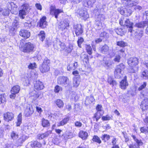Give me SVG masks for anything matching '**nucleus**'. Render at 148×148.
Segmentation results:
<instances>
[{
    "label": "nucleus",
    "mask_w": 148,
    "mask_h": 148,
    "mask_svg": "<svg viewBox=\"0 0 148 148\" xmlns=\"http://www.w3.org/2000/svg\"><path fill=\"white\" fill-rule=\"evenodd\" d=\"M133 23L131 22L129 19H126L125 21V23L123 24L124 26H126L128 28V31L131 33L132 35L134 32H135L134 39L137 41L140 40L142 37L143 36V30H137L136 31L133 29Z\"/></svg>",
    "instance_id": "obj_1"
},
{
    "label": "nucleus",
    "mask_w": 148,
    "mask_h": 148,
    "mask_svg": "<svg viewBox=\"0 0 148 148\" xmlns=\"http://www.w3.org/2000/svg\"><path fill=\"white\" fill-rule=\"evenodd\" d=\"M50 60L47 58L44 59L42 65L40 67V70L42 73L47 72L50 69Z\"/></svg>",
    "instance_id": "obj_2"
},
{
    "label": "nucleus",
    "mask_w": 148,
    "mask_h": 148,
    "mask_svg": "<svg viewBox=\"0 0 148 148\" xmlns=\"http://www.w3.org/2000/svg\"><path fill=\"white\" fill-rule=\"evenodd\" d=\"M34 45L32 43L28 42L24 43L22 47L23 51L24 52L29 53L34 51Z\"/></svg>",
    "instance_id": "obj_3"
},
{
    "label": "nucleus",
    "mask_w": 148,
    "mask_h": 148,
    "mask_svg": "<svg viewBox=\"0 0 148 148\" xmlns=\"http://www.w3.org/2000/svg\"><path fill=\"white\" fill-rule=\"evenodd\" d=\"M125 68V66L121 63L118 65L114 71V75L115 78H119L121 75V71Z\"/></svg>",
    "instance_id": "obj_4"
},
{
    "label": "nucleus",
    "mask_w": 148,
    "mask_h": 148,
    "mask_svg": "<svg viewBox=\"0 0 148 148\" xmlns=\"http://www.w3.org/2000/svg\"><path fill=\"white\" fill-rule=\"evenodd\" d=\"M77 13L81 18L86 20L89 17V15L85 8H80L77 10Z\"/></svg>",
    "instance_id": "obj_5"
},
{
    "label": "nucleus",
    "mask_w": 148,
    "mask_h": 148,
    "mask_svg": "<svg viewBox=\"0 0 148 148\" xmlns=\"http://www.w3.org/2000/svg\"><path fill=\"white\" fill-rule=\"evenodd\" d=\"M69 79L68 77L66 76H61L57 78V83L62 86H65L69 83Z\"/></svg>",
    "instance_id": "obj_6"
},
{
    "label": "nucleus",
    "mask_w": 148,
    "mask_h": 148,
    "mask_svg": "<svg viewBox=\"0 0 148 148\" xmlns=\"http://www.w3.org/2000/svg\"><path fill=\"white\" fill-rule=\"evenodd\" d=\"M69 21L68 18L64 19L63 21L60 22L59 24L58 28L61 30L67 29L69 26Z\"/></svg>",
    "instance_id": "obj_7"
},
{
    "label": "nucleus",
    "mask_w": 148,
    "mask_h": 148,
    "mask_svg": "<svg viewBox=\"0 0 148 148\" xmlns=\"http://www.w3.org/2000/svg\"><path fill=\"white\" fill-rule=\"evenodd\" d=\"M63 12L62 10L59 9H55V7L51 6V7L50 13L51 15L55 16L56 18H58L59 14Z\"/></svg>",
    "instance_id": "obj_8"
},
{
    "label": "nucleus",
    "mask_w": 148,
    "mask_h": 148,
    "mask_svg": "<svg viewBox=\"0 0 148 148\" xmlns=\"http://www.w3.org/2000/svg\"><path fill=\"white\" fill-rule=\"evenodd\" d=\"M139 62V59L136 57H132L128 59L127 63L129 65L132 67L137 65Z\"/></svg>",
    "instance_id": "obj_9"
},
{
    "label": "nucleus",
    "mask_w": 148,
    "mask_h": 148,
    "mask_svg": "<svg viewBox=\"0 0 148 148\" xmlns=\"http://www.w3.org/2000/svg\"><path fill=\"white\" fill-rule=\"evenodd\" d=\"M74 31L77 36L81 35L83 32V29L81 25L77 24L74 26Z\"/></svg>",
    "instance_id": "obj_10"
},
{
    "label": "nucleus",
    "mask_w": 148,
    "mask_h": 148,
    "mask_svg": "<svg viewBox=\"0 0 148 148\" xmlns=\"http://www.w3.org/2000/svg\"><path fill=\"white\" fill-rule=\"evenodd\" d=\"M23 9L19 11V16L21 19H24L26 15V10L28 8V5L27 4H24L22 5Z\"/></svg>",
    "instance_id": "obj_11"
},
{
    "label": "nucleus",
    "mask_w": 148,
    "mask_h": 148,
    "mask_svg": "<svg viewBox=\"0 0 148 148\" xmlns=\"http://www.w3.org/2000/svg\"><path fill=\"white\" fill-rule=\"evenodd\" d=\"M34 110L32 106L29 105L25 109L24 114L26 117H28L31 116Z\"/></svg>",
    "instance_id": "obj_12"
},
{
    "label": "nucleus",
    "mask_w": 148,
    "mask_h": 148,
    "mask_svg": "<svg viewBox=\"0 0 148 148\" xmlns=\"http://www.w3.org/2000/svg\"><path fill=\"white\" fill-rule=\"evenodd\" d=\"M119 11L121 14L127 16H130L132 13V10L129 9H120Z\"/></svg>",
    "instance_id": "obj_13"
},
{
    "label": "nucleus",
    "mask_w": 148,
    "mask_h": 148,
    "mask_svg": "<svg viewBox=\"0 0 148 148\" xmlns=\"http://www.w3.org/2000/svg\"><path fill=\"white\" fill-rule=\"evenodd\" d=\"M19 34L25 39L29 38L30 35V32L25 29H21L19 32Z\"/></svg>",
    "instance_id": "obj_14"
},
{
    "label": "nucleus",
    "mask_w": 148,
    "mask_h": 148,
    "mask_svg": "<svg viewBox=\"0 0 148 148\" xmlns=\"http://www.w3.org/2000/svg\"><path fill=\"white\" fill-rule=\"evenodd\" d=\"M74 135L72 132L69 131H66L62 134V139L66 141L68 139L71 138Z\"/></svg>",
    "instance_id": "obj_15"
},
{
    "label": "nucleus",
    "mask_w": 148,
    "mask_h": 148,
    "mask_svg": "<svg viewBox=\"0 0 148 148\" xmlns=\"http://www.w3.org/2000/svg\"><path fill=\"white\" fill-rule=\"evenodd\" d=\"M3 117L5 121L9 122L13 119L14 115L12 112H8L4 114Z\"/></svg>",
    "instance_id": "obj_16"
},
{
    "label": "nucleus",
    "mask_w": 148,
    "mask_h": 148,
    "mask_svg": "<svg viewBox=\"0 0 148 148\" xmlns=\"http://www.w3.org/2000/svg\"><path fill=\"white\" fill-rule=\"evenodd\" d=\"M34 87L35 89L38 90H40L43 88L44 86L42 82L39 80H37L34 83Z\"/></svg>",
    "instance_id": "obj_17"
},
{
    "label": "nucleus",
    "mask_w": 148,
    "mask_h": 148,
    "mask_svg": "<svg viewBox=\"0 0 148 148\" xmlns=\"http://www.w3.org/2000/svg\"><path fill=\"white\" fill-rule=\"evenodd\" d=\"M46 18L45 16H43L40 20L38 22L39 26L42 28L45 27L47 25V23L46 21Z\"/></svg>",
    "instance_id": "obj_18"
},
{
    "label": "nucleus",
    "mask_w": 148,
    "mask_h": 148,
    "mask_svg": "<svg viewBox=\"0 0 148 148\" xmlns=\"http://www.w3.org/2000/svg\"><path fill=\"white\" fill-rule=\"evenodd\" d=\"M141 103L140 108L143 110H145L148 108V98H145Z\"/></svg>",
    "instance_id": "obj_19"
},
{
    "label": "nucleus",
    "mask_w": 148,
    "mask_h": 148,
    "mask_svg": "<svg viewBox=\"0 0 148 148\" xmlns=\"http://www.w3.org/2000/svg\"><path fill=\"white\" fill-rule=\"evenodd\" d=\"M148 25V22L146 21H141L135 24L134 26L138 28L143 29L144 27Z\"/></svg>",
    "instance_id": "obj_20"
},
{
    "label": "nucleus",
    "mask_w": 148,
    "mask_h": 148,
    "mask_svg": "<svg viewBox=\"0 0 148 148\" xmlns=\"http://www.w3.org/2000/svg\"><path fill=\"white\" fill-rule=\"evenodd\" d=\"M95 2V0H84L83 4L86 7H91Z\"/></svg>",
    "instance_id": "obj_21"
},
{
    "label": "nucleus",
    "mask_w": 148,
    "mask_h": 148,
    "mask_svg": "<svg viewBox=\"0 0 148 148\" xmlns=\"http://www.w3.org/2000/svg\"><path fill=\"white\" fill-rule=\"evenodd\" d=\"M79 60L82 61L84 63L87 64L88 62V55L84 53H82L80 55Z\"/></svg>",
    "instance_id": "obj_22"
},
{
    "label": "nucleus",
    "mask_w": 148,
    "mask_h": 148,
    "mask_svg": "<svg viewBox=\"0 0 148 148\" xmlns=\"http://www.w3.org/2000/svg\"><path fill=\"white\" fill-rule=\"evenodd\" d=\"M51 131H48L44 133L38 134L37 136V138L39 139H42L45 137H48L51 133Z\"/></svg>",
    "instance_id": "obj_23"
},
{
    "label": "nucleus",
    "mask_w": 148,
    "mask_h": 148,
    "mask_svg": "<svg viewBox=\"0 0 148 148\" xmlns=\"http://www.w3.org/2000/svg\"><path fill=\"white\" fill-rule=\"evenodd\" d=\"M100 52L103 54H107L109 50V47L106 44L104 45L102 47L100 48Z\"/></svg>",
    "instance_id": "obj_24"
},
{
    "label": "nucleus",
    "mask_w": 148,
    "mask_h": 148,
    "mask_svg": "<svg viewBox=\"0 0 148 148\" xmlns=\"http://www.w3.org/2000/svg\"><path fill=\"white\" fill-rule=\"evenodd\" d=\"M27 136L23 135L21 136L17 140L16 144L18 146H21L23 143L27 139Z\"/></svg>",
    "instance_id": "obj_25"
},
{
    "label": "nucleus",
    "mask_w": 148,
    "mask_h": 148,
    "mask_svg": "<svg viewBox=\"0 0 148 148\" xmlns=\"http://www.w3.org/2000/svg\"><path fill=\"white\" fill-rule=\"evenodd\" d=\"M128 85L126 79L125 77L120 82V86L121 88L125 89Z\"/></svg>",
    "instance_id": "obj_26"
},
{
    "label": "nucleus",
    "mask_w": 148,
    "mask_h": 148,
    "mask_svg": "<svg viewBox=\"0 0 148 148\" xmlns=\"http://www.w3.org/2000/svg\"><path fill=\"white\" fill-rule=\"evenodd\" d=\"M103 112H97L94 114V116L92 117V118L94 121L97 122L103 114Z\"/></svg>",
    "instance_id": "obj_27"
},
{
    "label": "nucleus",
    "mask_w": 148,
    "mask_h": 148,
    "mask_svg": "<svg viewBox=\"0 0 148 148\" xmlns=\"http://www.w3.org/2000/svg\"><path fill=\"white\" fill-rule=\"evenodd\" d=\"M95 100L93 96L92 95H90L89 96L87 97L85 101V104L87 106L91 104L93 101Z\"/></svg>",
    "instance_id": "obj_28"
},
{
    "label": "nucleus",
    "mask_w": 148,
    "mask_h": 148,
    "mask_svg": "<svg viewBox=\"0 0 148 148\" xmlns=\"http://www.w3.org/2000/svg\"><path fill=\"white\" fill-rule=\"evenodd\" d=\"M69 120V117L66 116L58 124V126H63L65 125L67 123Z\"/></svg>",
    "instance_id": "obj_29"
},
{
    "label": "nucleus",
    "mask_w": 148,
    "mask_h": 148,
    "mask_svg": "<svg viewBox=\"0 0 148 148\" xmlns=\"http://www.w3.org/2000/svg\"><path fill=\"white\" fill-rule=\"evenodd\" d=\"M88 136V134L86 132L81 131L79 134V137L81 138L83 140H86Z\"/></svg>",
    "instance_id": "obj_30"
},
{
    "label": "nucleus",
    "mask_w": 148,
    "mask_h": 148,
    "mask_svg": "<svg viewBox=\"0 0 148 148\" xmlns=\"http://www.w3.org/2000/svg\"><path fill=\"white\" fill-rule=\"evenodd\" d=\"M20 89V87L18 85H16L12 88L11 89V92L16 94L19 92Z\"/></svg>",
    "instance_id": "obj_31"
},
{
    "label": "nucleus",
    "mask_w": 148,
    "mask_h": 148,
    "mask_svg": "<svg viewBox=\"0 0 148 148\" xmlns=\"http://www.w3.org/2000/svg\"><path fill=\"white\" fill-rule=\"evenodd\" d=\"M134 1L135 0H130L126 2L125 4L126 6L128 7H131L135 5L136 3Z\"/></svg>",
    "instance_id": "obj_32"
},
{
    "label": "nucleus",
    "mask_w": 148,
    "mask_h": 148,
    "mask_svg": "<svg viewBox=\"0 0 148 148\" xmlns=\"http://www.w3.org/2000/svg\"><path fill=\"white\" fill-rule=\"evenodd\" d=\"M55 103L57 106L60 108H62L64 106V103L60 99H58L55 101Z\"/></svg>",
    "instance_id": "obj_33"
},
{
    "label": "nucleus",
    "mask_w": 148,
    "mask_h": 148,
    "mask_svg": "<svg viewBox=\"0 0 148 148\" xmlns=\"http://www.w3.org/2000/svg\"><path fill=\"white\" fill-rule=\"evenodd\" d=\"M31 146L32 147H40L41 146V144L37 141H34L31 142Z\"/></svg>",
    "instance_id": "obj_34"
},
{
    "label": "nucleus",
    "mask_w": 148,
    "mask_h": 148,
    "mask_svg": "<svg viewBox=\"0 0 148 148\" xmlns=\"http://www.w3.org/2000/svg\"><path fill=\"white\" fill-rule=\"evenodd\" d=\"M42 125L44 127H46L50 125V123L49 121L43 118L42 120Z\"/></svg>",
    "instance_id": "obj_35"
},
{
    "label": "nucleus",
    "mask_w": 148,
    "mask_h": 148,
    "mask_svg": "<svg viewBox=\"0 0 148 148\" xmlns=\"http://www.w3.org/2000/svg\"><path fill=\"white\" fill-rule=\"evenodd\" d=\"M101 38H104L105 39L108 38L109 37V34L105 31L101 32L99 35Z\"/></svg>",
    "instance_id": "obj_36"
},
{
    "label": "nucleus",
    "mask_w": 148,
    "mask_h": 148,
    "mask_svg": "<svg viewBox=\"0 0 148 148\" xmlns=\"http://www.w3.org/2000/svg\"><path fill=\"white\" fill-rule=\"evenodd\" d=\"M92 140L93 142H96L99 144H100L101 143V140L100 138L97 136H94L92 139Z\"/></svg>",
    "instance_id": "obj_37"
},
{
    "label": "nucleus",
    "mask_w": 148,
    "mask_h": 148,
    "mask_svg": "<svg viewBox=\"0 0 148 148\" xmlns=\"http://www.w3.org/2000/svg\"><path fill=\"white\" fill-rule=\"evenodd\" d=\"M80 81L76 78H73V84L75 87H77L80 84Z\"/></svg>",
    "instance_id": "obj_38"
},
{
    "label": "nucleus",
    "mask_w": 148,
    "mask_h": 148,
    "mask_svg": "<svg viewBox=\"0 0 148 148\" xmlns=\"http://www.w3.org/2000/svg\"><path fill=\"white\" fill-rule=\"evenodd\" d=\"M85 47L89 55H91L92 51L91 46L90 45H85Z\"/></svg>",
    "instance_id": "obj_39"
},
{
    "label": "nucleus",
    "mask_w": 148,
    "mask_h": 148,
    "mask_svg": "<svg viewBox=\"0 0 148 148\" xmlns=\"http://www.w3.org/2000/svg\"><path fill=\"white\" fill-rule=\"evenodd\" d=\"M38 35L40 40L43 41L45 38V33L44 32L41 31Z\"/></svg>",
    "instance_id": "obj_40"
},
{
    "label": "nucleus",
    "mask_w": 148,
    "mask_h": 148,
    "mask_svg": "<svg viewBox=\"0 0 148 148\" xmlns=\"http://www.w3.org/2000/svg\"><path fill=\"white\" fill-rule=\"evenodd\" d=\"M22 123V115L20 113L18 116L17 121L16 122L17 126H20Z\"/></svg>",
    "instance_id": "obj_41"
},
{
    "label": "nucleus",
    "mask_w": 148,
    "mask_h": 148,
    "mask_svg": "<svg viewBox=\"0 0 148 148\" xmlns=\"http://www.w3.org/2000/svg\"><path fill=\"white\" fill-rule=\"evenodd\" d=\"M141 77L145 79H148V71L146 70L142 72Z\"/></svg>",
    "instance_id": "obj_42"
},
{
    "label": "nucleus",
    "mask_w": 148,
    "mask_h": 148,
    "mask_svg": "<svg viewBox=\"0 0 148 148\" xmlns=\"http://www.w3.org/2000/svg\"><path fill=\"white\" fill-rule=\"evenodd\" d=\"M108 82L112 86L116 85V81L113 80V79L110 77H108Z\"/></svg>",
    "instance_id": "obj_43"
},
{
    "label": "nucleus",
    "mask_w": 148,
    "mask_h": 148,
    "mask_svg": "<svg viewBox=\"0 0 148 148\" xmlns=\"http://www.w3.org/2000/svg\"><path fill=\"white\" fill-rule=\"evenodd\" d=\"M105 20L104 16L102 14H99L97 15V20L98 21H103Z\"/></svg>",
    "instance_id": "obj_44"
},
{
    "label": "nucleus",
    "mask_w": 148,
    "mask_h": 148,
    "mask_svg": "<svg viewBox=\"0 0 148 148\" xmlns=\"http://www.w3.org/2000/svg\"><path fill=\"white\" fill-rule=\"evenodd\" d=\"M9 10L7 8L2 9L0 10L2 14L4 16L8 15L9 14Z\"/></svg>",
    "instance_id": "obj_45"
},
{
    "label": "nucleus",
    "mask_w": 148,
    "mask_h": 148,
    "mask_svg": "<svg viewBox=\"0 0 148 148\" xmlns=\"http://www.w3.org/2000/svg\"><path fill=\"white\" fill-rule=\"evenodd\" d=\"M117 45L120 47H124L127 46V44L123 41H119L117 42Z\"/></svg>",
    "instance_id": "obj_46"
},
{
    "label": "nucleus",
    "mask_w": 148,
    "mask_h": 148,
    "mask_svg": "<svg viewBox=\"0 0 148 148\" xmlns=\"http://www.w3.org/2000/svg\"><path fill=\"white\" fill-rule=\"evenodd\" d=\"M11 136L13 139H16L18 137V133L16 132L13 131L11 134Z\"/></svg>",
    "instance_id": "obj_47"
},
{
    "label": "nucleus",
    "mask_w": 148,
    "mask_h": 148,
    "mask_svg": "<svg viewBox=\"0 0 148 148\" xmlns=\"http://www.w3.org/2000/svg\"><path fill=\"white\" fill-rule=\"evenodd\" d=\"M101 138L102 140L104 141L105 142H106L110 139V136L108 134H104L101 137Z\"/></svg>",
    "instance_id": "obj_48"
},
{
    "label": "nucleus",
    "mask_w": 148,
    "mask_h": 148,
    "mask_svg": "<svg viewBox=\"0 0 148 148\" xmlns=\"http://www.w3.org/2000/svg\"><path fill=\"white\" fill-rule=\"evenodd\" d=\"M141 132L145 134L148 133V127L145 126L141 127L140 129Z\"/></svg>",
    "instance_id": "obj_49"
},
{
    "label": "nucleus",
    "mask_w": 148,
    "mask_h": 148,
    "mask_svg": "<svg viewBox=\"0 0 148 148\" xmlns=\"http://www.w3.org/2000/svg\"><path fill=\"white\" fill-rule=\"evenodd\" d=\"M73 49V46L72 45H69L68 47H66L65 51L67 53H71Z\"/></svg>",
    "instance_id": "obj_50"
},
{
    "label": "nucleus",
    "mask_w": 148,
    "mask_h": 148,
    "mask_svg": "<svg viewBox=\"0 0 148 148\" xmlns=\"http://www.w3.org/2000/svg\"><path fill=\"white\" fill-rule=\"evenodd\" d=\"M62 90V88L59 85H57L55 87L54 92L56 93H58Z\"/></svg>",
    "instance_id": "obj_51"
},
{
    "label": "nucleus",
    "mask_w": 148,
    "mask_h": 148,
    "mask_svg": "<svg viewBox=\"0 0 148 148\" xmlns=\"http://www.w3.org/2000/svg\"><path fill=\"white\" fill-rule=\"evenodd\" d=\"M84 41V39L82 37L79 38L77 41L78 46L80 48L81 47V44Z\"/></svg>",
    "instance_id": "obj_52"
},
{
    "label": "nucleus",
    "mask_w": 148,
    "mask_h": 148,
    "mask_svg": "<svg viewBox=\"0 0 148 148\" xmlns=\"http://www.w3.org/2000/svg\"><path fill=\"white\" fill-rule=\"evenodd\" d=\"M104 63L105 66L107 67L108 68L112 64L111 61L110 60H107L104 61Z\"/></svg>",
    "instance_id": "obj_53"
},
{
    "label": "nucleus",
    "mask_w": 148,
    "mask_h": 148,
    "mask_svg": "<svg viewBox=\"0 0 148 148\" xmlns=\"http://www.w3.org/2000/svg\"><path fill=\"white\" fill-rule=\"evenodd\" d=\"M36 63H30L28 66L29 69H34L36 68Z\"/></svg>",
    "instance_id": "obj_54"
},
{
    "label": "nucleus",
    "mask_w": 148,
    "mask_h": 148,
    "mask_svg": "<svg viewBox=\"0 0 148 148\" xmlns=\"http://www.w3.org/2000/svg\"><path fill=\"white\" fill-rule=\"evenodd\" d=\"M121 58V57L119 55H116L115 56L113 60L114 62H119Z\"/></svg>",
    "instance_id": "obj_55"
},
{
    "label": "nucleus",
    "mask_w": 148,
    "mask_h": 148,
    "mask_svg": "<svg viewBox=\"0 0 148 148\" xmlns=\"http://www.w3.org/2000/svg\"><path fill=\"white\" fill-rule=\"evenodd\" d=\"M111 117L108 115L103 116L102 117V120L103 121L109 120L110 119Z\"/></svg>",
    "instance_id": "obj_56"
},
{
    "label": "nucleus",
    "mask_w": 148,
    "mask_h": 148,
    "mask_svg": "<svg viewBox=\"0 0 148 148\" xmlns=\"http://www.w3.org/2000/svg\"><path fill=\"white\" fill-rule=\"evenodd\" d=\"M5 98L2 95H0V104L4 103L5 101Z\"/></svg>",
    "instance_id": "obj_57"
},
{
    "label": "nucleus",
    "mask_w": 148,
    "mask_h": 148,
    "mask_svg": "<svg viewBox=\"0 0 148 148\" xmlns=\"http://www.w3.org/2000/svg\"><path fill=\"white\" fill-rule=\"evenodd\" d=\"M122 133L123 135V136L125 139V142H128L129 140V139L127 136V133L126 132H122Z\"/></svg>",
    "instance_id": "obj_58"
},
{
    "label": "nucleus",
    "mask_w": 148,
    "mask_h": 148,
    "mask_svg": "<svg viewBox=\"0 0 148 148\" xmlns=\"http://www.w3.org/2000/svg\"><path fill=\"white\" fill-rule=\"evenodd\" d=\"M75 126L78 127H80L82 126V123L79 121H76L75 122Z\"/></svg>",
    "instance_id": "obj_59"
},
{
    "label": "nucleus",
    "mask_w": 148,
    "mask_h": 148,
    "mask_svg": "<svg viewBox=\"0 0 148 148\" xmlns=\"http://www.w3.org/2000/svg\"><path fill=\"white\" fill-rule=\"evenodd\" d=\"M102 106L100 105H98L96 108L97 112H103L101 110Z\"/></svg>",
    "instance_id": "obj_60"
},
{
    "label": "nucleus",
    "mask_w": 148,
    "mask_h": 148,
    "mask_svg": "<svg viewBox=\"0 0 148 148\" xmlns=\"http://www.w3.org/2000/svg\"><path fill=\"white\" fill-rule=\"evenodd\" d=\"M12 30H14L16 29H17L19 27V24H14L12 23Z\"/></svg>",
    "instance_id": "obj_61"
},
{
    "label": "nucleus",
    "mask_w": 148,
    "mask_h": 148,
    "mask_svg": "<svg viewBox=\"0 0 148 148\" xmlns=\"http://www.w3.org/2000/svg\"><path fill=\"white\" fill-rule=\"evenodd\" d=\"M147 85L146 83V82H144L143 84L141 86L138 88V90L139 91H140L142 90Z\"/></svg>",
    "instance_id": "obj_62"
},
{
    "label": "nucleus",
    "mask_w": 148,
    "mask_h": 148,
    "mask_svg": "<svg viewBox=\"0 0 148 148\" xmlns=\"http://www.w3.org/2000/svg\"><path fill=\"white\" fill-rule=\"evenodd\" d=\"M12 2H9L8 3H7V6L8 7V8L7 9H8L9 10H12Z\"/></svg>",
    "instance_id": "obj_63"
},
{
    "label": "nucleus",
    "mask_w": 148,
    "mask_h": 148,
    "mask_svg": "<svg viewBox=\"0 0 148 148\" xmlns=\"http://www.w3.org/2000/svg\"><path fill=\"white\" fill-rule=\"evenodd\" d=\"M133 7L134 9L136 10H140L142 9V7L141 6L139 5H136Z\"/></svg>",
    "instance_id": "obj_64"
}]
</instances>
